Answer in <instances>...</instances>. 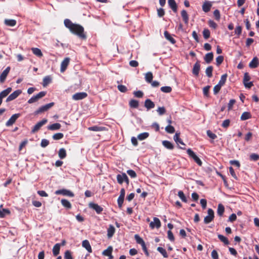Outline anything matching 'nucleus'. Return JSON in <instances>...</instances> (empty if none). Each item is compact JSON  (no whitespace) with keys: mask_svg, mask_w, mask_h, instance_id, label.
Listing matches in <instances>:
<instances>
[{"mask_svg":"<svg viewBox=\"0 0 259 259\" xmlns=\"http://www.w3.org/2000/svg\"><path fill=\"white\" fill-rule=\"evenodd\" d=\"M64 23L65 27L68 28L71 33L77 35L82 39L87 38V36L84 32V28L81 25L73 23L68 19H65Z\"/></svg>","mask_w":259,"mask_h":259,"instance_id":"f257e3e1","label":"nucleus"},{"mask_svg":"<svg viewBox=\"0 0 259 259\" xmlns=\"http://www.w3.org/2000/svg\"><path fill=\"white\" fill-rule=\"evenodd\" d=\"M187 153L189 155V156L191 158H192L198 165H202V162L201 160L191 149L189 148L187 149Z\"/></svg>","mask_w":259,"mask_h":259,"instance_id":"f03ea898","label":"nucleus"},{"mask_svg":"<svg viewBox=\"0 0 259 259\" xmlns=\"http://www.w3.org/2000/svg\"><path fill=\"white\" fill-rule=\"evenodd\" d=\"M55 194L56 195H62L70 197H73L74 196V194L72 192L65 189L56 190L55 192Z\"/></svg>","mask_w":259,"mask_h":259,"instance_id":"7ed1b4c3","label":"nucleus"},{"mask_svg":"<svg viewBox=\"0 0 259 259\" xmlns=\"http://www.w3.org/2000/svg\"><path fill=\"white\" fill-rule=\"evenodd\" d=\"M116 178L117 182L119 184H122L123 182H125L127 185L130 183L129 179L125 173H122L121 175L118 174Z\"/></svg>","mask_w":259,"mask_h":259,"instance_id":"20e7f679","label":"nucleus"},{"mask_svg":"<svg viewBox=\"0 0 259 259\" xmlns=\"http://www.w3.org/2000/svg\"><path fill=\"white\" fill-rule=\"evenodd\" d=\"M54 105V102H51L49 104H47L45 105H44L42 106H41L40 108H39L37 110H36L34 112V114L35 115L39 114L42 112H44L45 111H47L48 109L51 108L52 107H53Z\"/></svg>","mask_w":259,"mask_h":259,"instance_id":"39448f33","label":"nucleus"},{"mask_svg":"<svg viewBox=\"0 0 259 259\" xmlns=\"http://www.w3.org/2000/svg\"><path fill=\"white\" fill-rule=\"evenodd\" d=\"M208 215L204 219V223L205 224H208L213 221L214 215V211L211 208H209L207 210Z\"/></svg>","mask_w":259,"mask_h":259,"instance_id":"423d86ee","label":"nucleus"},{"mask_svg":"<svg viewBox=\"0 0 259 259\" xmlns=\"http://www.w3.org/2000/svg\"><path fill=\"white\" fill-rule=\"evenodd\" d=\"M46 95V92L44 91H42L39 92L35 96H33L28 101V103L29 104H32L37 101L39 99L44 97Z\"/></svg>","mask_w":259,"mask_h":259,"instance_id":"0eeeda50","label":"nucleus"},{"mask_svg":"<svg viewBox=\"0 0 259 259\" xmlns=\"http://www.w3.org/2000/svg\"><path fill=\"white\" fill-rule=\"evenodd\" d=\"M48 122L47 119H43L42 120L38 122L33 127L31 130L32 133H35L37 132L39 129Z\"/></svg>","mask_w":259,"mask_h":259,"instance_id":"6e6552de","label":"nucleus"},{"mask_svg":"<svg viewBox=\"0 0 259 259\" xmlns=\"http://www.w3.org/2000/svg\"><path fill=\"white\" fill-rule=\"evenodd\" d=\"M20 113H16L13 114L10 118L6 122V125L7 126H10L12 125L17 120V119L20 116Z\"/></svg>","mask_w":259,"mask_h":259,"instance_id":"1a4fd4ad","label":"nucleus"},{"mask_svg":"<svg viewBox=\"0 0 259 259\" xmlns=\"http://www.w3.org/2000/svg\"><path fill=\"white\" fill-rule=\"evenodd\" d=\"M89 206L90 208L95 210L97 214H100L103 210V208L97 203L91 202Z\"/></svg>","mask_w":259,"mask_h":259,"instance_id":"9d476101","label":"nucleus"},{"mask_svg":"<svg viewBox=\"0 0 259 259\" xmlns=\"http://www.w3.org/2000/svg\"><path fill=\"white\" fill-rule=\"evenodd\" d=\"M87 96L88 94L85 92H79L74 94L72 96V98L74 100L78 101L82 100L85 98Z\"/></svg>","mask_w":259,"mask_h":259,"instance_id":"9b49d317","label":"nucleus"},{"mask_svg":"<svg viewBox=\"0 0 259 259\" xmlns=\"http://www.w3.org/2000/svg\"><path fill=\"white\" fill-rule=\"evenodd\" d=\"M22 93L20 90H18L14 91L13 93L10 94L6 99V102H8L11 101L17 98Z\"/></svg>","mask_w":259,"mask_h":259,"instance_id":"f8f14e48","label":"nucleus"},{"mask_svg":"<svg viewBox=\"0 0 259 259\" xmlns=\"http://www.w3.org/2000/svg\"><path fill=\"white\" fill-rule=\"evenodd\" d=\"M153 222H151L150 223V227L151 229H154V228H156L157 229L161 227V222L160 220L156 217H154L153 218Z\"/></svg>","mask_w":259,"mask_h":259,"instance_id":"ddd939ff","label":"nucleus"},{"mask_svg":"<svg viewBox=\"0 0 259 259\" xmlns=\"http://www.w3.org/2000/svg\"><path fill=\"white\" fill-rule=\"evenodd\" d=\"M69 58H65L61 62L60 71L63 72L67 69L70 62Z\"/></svg>","mask_w":259,"mask_h":259,"instance_id":"4468645a","label":"nucleus"},{"mask_svg":"<svg viewBox=\"0 0 259 259\" xmlns=\"http://www.w3.org/2000/svg\"><path fill=\"white\" fill-rule=\"evenodd\" d=\"M200 69V64L199 61H197L194 65L193 69H192V73L193 74L196 76H197L199 74V71Z\"/></svg>","mask_w":259,"mask_h":259,"instance_id":"2eb2a0df","label":"nucleus"},{"mask_svg":"<svg viewBox=\"0 0 259 259\" xmlns=\"http://www.w3.org/2000/svg\"><path fill=\"white\" fill-rule=\"evenodd\" d=\"M10 71V67H7L2 73L0 75V81L1 82H4L7 75H8Z\"/></svg>","mask_w":259,"mask_h":259,"instance_id":"dca6fc26","label":"nucleus"},{"mask_svg":"<svg viewBox=\"0 0 259 259\" xmlns=\"http://www.w3.org/2000/svg\"><path fill=\"white\" fill-rule=\"evenodd\" d=\"M211 7H212L211 2H210L209 1H206L203 3V4L202 5V10L204 12L207 13L210 10Z\"/></svg>","mask_w":259,"mask_h":259,"instance_id":"f3484780","label":"nucleus"},{"mask_svg":"<svg viewBox=\"0 0 259 259\" xmlns=\"http://www.w3.org/2000/svg\"><path fill=\"white\" fill-rule=\"evenodd\" d=\"M107 128L104 126H100L98 125H94L88 127V130L94 132H101L106 131Z\"/></svg>","mask_w":259,"mask_h":259,"instance_id":"a211bd4d","label":"nucleus"},{"mask_svg":"<svg viewBox=\"0 0 259 259\" xmlns=\"http://www.w3.org/2000/svg\"><path fill=\"white\" fill-rule=\"evenodd\" d=\"M82 246L85 248L89 253L92 252V247L88 240H84L82 242Z\"/></svg>","mask_w":259,"mask_h":259,"instance_id":"6ab92c4d","label":"nucleus"},{"mask_svg":"<svg viewBox=\"0 0 259 259\" xmlns=\"http://www.w3.org/2000/svg\"><path fill=\"white\" fill-rule=\"evenodd\" d=\"M145 107L148 109H151L155 107V104L150 99H146L145 101Z\"/></svg>","mask_w":259,"mask_h":259,"instance_id":"aec40b11","label":"nucleus"},{"mask_svg":"<svg viewBox=\"0 0 259 259\" xmlns=\"http://www.w3.org/2000/svg\"><path fill=\"white\" fill-rule=\"evenodd\" d=\"M258 58L256 57H255L249 63V66L251 68H255L258 66Z\"/></svg>","mask_w":259,"mask_h":259,"instance_id":"412c9836","label":"nucleus"},{"mask_svg":"<svg viewBox=\"0 0 259 259\" xmlns=\"http://www.w3.org/2000/svg\"><path fill=\"white\" fill-rule=\"evenodd\" d=\"M168 4L174 12H177L178 7L175 0H168Z\"/></svg>","mask_w":259,"mask_h":259,"instance_id":"4be33fe9","label":"nucleus"},{"mask_svg":"<svg viewBox=\"0 0 259 259\" xmlns=\"http://www.w3.org/2000/svg\"><path fill=\"white\" fill-rule=\"evenodd\" d=\"M213 59V54L212 52L208 53L205 55L204 59L207 64L210 63Z\"/></svg>","mask_w":259,"mask_h":259,"instance_id":"5701e85b","label":"nucleus"},{"mask_svg":"<svg viewBox=\"0 0 259 259\" xmlns=\"http://www.w3.org/2000/svg\"><path fill=\"white\" fill-rule=\"evenodd\" d=\"M164 35L165 38L169 40L172 44H175L176 42V40L171 36L168 31H165L164 32Z\"/></svg>","mask_w":259,"mask_h":259,"instance_id":"b1692460","label":"nucleus"},{"mask_svg":"<svg viewBox=\"0 0 259 259\" xmlns=\"http://www.w3.org/2000/svg\"><path fill=\"white\" fill-rule=\"evenodd\" d=\"M31 51L34 55L39 58H41L43 56L41 50L37 48H31Z\"/></svg>","mask_w":259,"mask_h":259,"instance_id":"393cba45","label":"nucleus"},{"mask_svg":"<svg viewBox=\"0 0 259 259\" xmlns=\"http://www.w3.org/2000/svg\"><path fill=\"white\" fill-rule=\"evenodd\" d=\"M115 229L114 226L112 225H109V227L107 230V236L108 238L112 237L114 234Z\"/></svg>","mask_w":259,"mask_h":259,"instance_id":"a878e982","label":"nucleus"},{"mask_svg":"<svg viewBox=\"0 0 259 259\" xmlns=\"http://www.w3.org/2000/svg\"><path fill=\"white\" fill-rule=\"evenodd\" d=\"M60 244L59 243L56 244L53 248V254L54 256H57L60 253Z\"/></svg>","mask_w":259,"mask_h":259,"instance_id":"bb28decb","label":"nucleus"},{"mask_svg":"<svg viewBox=\"0 0 259 259\" xmlns=\"http://www.w3.org/2000/svg\"><path fill=\"white\" fill-rule=\"evenodd\" d=\"M61 127V125L59 123H53L51 125H48L47 128L49 130L55 131L59 130Z\"/></svg>","mask_w":259,"mask_h":259,"instance_id":"cd10ccee","label":"nucleus"},{"mask_svg":"<svg viewBox=\"0 0 259 259\" xmlns=\"http://www.w3.org/2000/svg\"><path fill=\"white\" fill-rule=\"evenodd\" d=\"M181 16L185 23L187 24L189 21V16L186 10H183L181 11Z\"/></svg>","mask_w":259,"mask_h":259,"instance_id":"c85d7f7f","label":"nucleus"},{"mask_svg":"<svg viewBox=\"0 0 259 259\" xmlns=\"http://www.w3.org/2000/svg\"><path fill=\"white\" fill-rule=\"evenodd\" d=\"M62 205L67 209H70L71 208V204L67 199H62L61 201Z\"/></svg>","mask_w":259,"mask_h":259,"instance_id":"c756f323","label":"nucleus"},{"mask_svg":"<svg viewBox=\"0 0 259 259\" xmlns=\"http://www.w3.org/2000/svg\"><path fill=\"white\" fill-rule=\"evenodd\" d=\"M174 139L178 144H180L182 145L185 146V144L183 143L182 139L180 138V133H176V134L174 136Z\"/></svg>","mask_w":259,"mask_h":259,"instance_id":"7c9ffc66","label":"nucleus"},{"mask_svg":"<svg viewBox=\"0 0 259 259\" xmlns=\"http://www.w3.org/2000/svg\"><path fill=\"white\" fill-rule=\"evenodd\" d=\"M162 145L167 149L169 150H172L174 148L173 144L168 141H163Z\"/></svg>","mask_w":259,"mask_h":259,"instance_id":"2f4dec72","label":"nucleus"},{"mask_svg":"<svg viewBox=\"0 0 259 259\" xmlns=\"http://www.w3.org/2000/svg\"><path fill=\"white\" fill-rule=\"evenodd\" d=\"M12 91V88L9 87L0 93V97L2 98L7 97Z\"/></svg>","mask_w":259,"mask_h":259,"instance_id":"473e14b6","label":"nucleus"},{"mask_svg":"<svg viewBox=\"0 0 259 259\" xmlns=\"http://www.w3.org/2000/svg\"><path fill=\"white\" fill-rule=\"evenodd\" d=\"M113 251V247L111 246H109L108 247V248L104 250L102 252V254L104 256H109L111 255V254L112 253Z\"/></svg>","mask_w":259,"mask_h":259,"instance_id":"72a5a7b5","label":"nucleus"},{"mask_svg":"<svg viewBox=\"0 0 259 259\" xmlns=\"http://www.w3.org/2000/svg\"><path fill=\"white\" fill-rule=\"evenodd\" d=\"M251 117V115L250 112H243L241 117L240 119L241 120H245L248 119Z\"/></svg>","mask_w":259,"mask_h":259,"instance_id":"f704fd0d","label":"nucleus"},{"mask_svg":"<svg viewBox=\"0 0 259 259\" xmlns=\"http://www.w3.org/2000/svg\"><path fill=\"white\" fill-rule=\"evenodd\" d=\"M225 211V208L222 204H219L218 206L217 213L219 216H222Z\"/></svg>","mask_w":259,"mask_h":259,"instance_id":"c9c22d12","label":"nucleus"},{"mask_svg":"<svg viewBox=\"0 0 259 259\" xmlns=\"http://www.w3.org/2000/svg\"><path fill=\"white\" fill-rule=\"evenodd\" d=\"M5 24L9 26H14L16 24V21L14 19H5Z\"/></svg>","mask_w":259,"mask_h":259,"instance_id":"e433bc0d","label":"nucleus"},{"mask_svg":"<svg viewBox=\"0 0 259 259\" xmlns=\"http://www.w3.org/2000/svg\"><path fill=\"white\" fill-rule=\"evenodd\" d=\"M52 81V78L50 76H45L43 79L42 85L44 87L47 86Z\"/></svg>","mask_w":259,"mask_h":259,"instance_id":"4c0bfd02","label":"nucleus"},{"mask_svg":"<svg viewBox=\"0 0 259 259\" xmlns=\"http://www.w3.org/2000/svg\"><path fill=\"white\" fill-rule=\"evenodd\" d=\"M145 80L148 83H150L152 81L153 76L151 72H148L145 74Z\"/></svg>","mask_w":259,"mask_h":259,"instance_id":"58836bf2","label":"nucleus"},{"mask_svg":"<svg viewBox=\"0 0 259 259\" xmlns=\"http://www.w3.org/2000/svg\"><path fill=\"white\" fill-rule=\"evenodd\" d=\"M129 105L131 108H137L139 104L138 101L132 99L130 101Z\"/></svg>","mask_w":259,"mask_h":259,"instance_id":"ea45409f","label":"nucleus"},{"mask_svg":"<svg viewBox=\"0 0 259 259\" xmlns=\"http://www.w3.org/2000/svg\"><path fill=\"white\" fill-rule=\"evenodd\" d=\"M218 237V238L225 245H228L229 244V241L228 238L223 236V235L219 234Z\"/></svg>","mask_w":259,"mask_h":259,"instance_id":"a19ab883","label":"nucleus"},{"mask_svg":"<svg viewBox=\"0 0 259 259\" xmlns=\"http://www.w3.org/2000/svg\"><path fill=\"white\" fill-rule=\"evenodd\" d=\"M227 78V74H224L222 75L221 76V79L220 80V81L218 84H220V85H221L222 87L223 86L226 81Z\"/></svg>","mask_w":259,"mask_h":259,"instance_id":"79ce46f5","label":"nucleus"},{"mask_svg":"<svg viewBox=\"0 0 259 259\" xmlns=\"http://www.w3.org/2000/svg\"><path fill=\"white\" fill-rule=\"evenodd\" d=\"M213 67L212 66H208L205 70V73L207 77L210 78L212 76Z\"/></svg>","mask_w":259,"mask_h":259,"instance_id":"37998d69","label":"nucleus"},{"mask_svg":"<svg viewBox=\"0 0 259 259\" xmlns=\"http://www.w3.org/2000/svg\"><path fill=\"white\" fill-rule=\"evenodd\" d=\"M59 157L61 159H64L66 157V152L65 149L61 148L58 152Z\"/></svg>","mask_w":259,"mask_h":259,"instance_id":"c03bdc74","label":"nucleus"},{"mask_svg":"<svg viewBox=\"0 0 259 259\" xmlns=\"http://www.w3.org/2000/svg\"><path fill=\"white\" fill-rule=\"evenodd\" d=\"M10 213V211L8 209L3 208V209H0V218H3L7 214H9Z\"/></svg>","mask_w":259,"mask_h":259,"instance_id":"a18cd8bd","label":"nucleus"},{"mask_svg":"<svg viewBox=\"0 0 259 259\" xmlns=\"http://www.w3.org/2000/svg\"><path fill=\"white\" fill-rule=\"evenodd\" d=\"M149 136V134L148 133L144 132L141 134H140L138 136V138L139 140H144L147 138Z\"/></svg>","mask_w":259,"mask_h":259,"instance_id":"49530a36","label":"nucleus"},{"mask_svg":"<svg viewBox=\"0 0 259 259\" xmlns=\"http://www.w3.org/2000/svg\"><path fill=\"white\" fill-rule=\"evenodd\" d=\"M178 195L179 198L182 200V201L184 202H187V199L182 191H179L178 193Z\"/></svg>","mask_w":259,"mask_h":259,"instance_id":"de8ad7c7","label":"nucleus"},{"mask_svg":"<svg viewBox=\"0 0 259 259\" xmlns=\"http://www.w3.org/2000/svg\"><path fill=\"white\" fill-rule=\"evenodd\" d=\"M134 238L136 241V242L141 245L145 243L143 239L138 234H136L134 236Z\"/></svg>","mask_w":259,"mask_h":259,"instance_id":"09e8293b","label":"nucleus"},{"mask_svg":"<svg viewBox=\"0 0 259 259\" xmlns=\"http://www.w3.org/2000/svg\"><path fill=\"white\" fill-rule=\"evenodd\" d=\"M165 131L169 134H173L175 132V129L174 126L171 125H168L165 127Z\"/></svg>","mask_w":259,"mask_h":259,"instance_id":"8fccbe9b","label":"nucleus"},{"mask_svg":"<svg viewBox=\"0 0 259 259\" xmlns=\"http://www.w3.org/2000/svg\"><path fill=\"white\" fill-rule=\"evenodd\" d=\"M63 137H64L63 134H62L61 133H58L55 134L53 136V139L54 140H59L62 139L63 138Z\"/></svg>","mask_w":259,"mask_h":259,"instance_id":"3c124183","label":"nucleus"},{"mask_svg":"<svg viewBox=\"0 0 259 259\" xmlns=\"http://www.w3.org/2000/svg\"><path fill=\"white\" fill-rule=\"evenodd\" d=\"M160 90L161 92L165 93H169L171 92L172 89L169 86H165L162 87L160 88Z\"/></svg>","mask_w":259,"mask_h":259,"instance_id":"603ef678","label":"nucleus"},{"mask_svg":"<svg viewBox=\"0 0 259 259\" xmlns=\"http://www.w3.org/2000/svg\"><path fill=\"white\" fill-rule=\"evenodd\" d=\"M157 250L162 254L164 257H167L168 255L167 254V252L164 248H163L161 247H158L157 248Z\"/></svg>","mask_w":259,"mask_h":259,"instance_id":"864d4df0","label":"nucleus"},{"mask_svg":"<svg viewBox=\"0 0 259 259\" xmlns=\"http://www.w3.org/2000/svg\"><path fill=\"white\" fill-rule=\"evenodd\" d=\"M249 159L251 161H257L259 159V155L256 153H252L249 156Z\"/></svg>","mask_w":259,"mask_h":259,"instance_id":"5fc2aeb1","label":"nucleus"},{"mask_svg":"<svg viewBox=\"0 0 259 259\" xmlns=\"http://www.w3.org/2000/svg\"><path fill=\"white\" fill-rule=\"evenodd\" d=\"M210 31L208 29H204L203 31V35L205 39H208L210 37Z\"/></svg>","mask_w":259,"mask_h":259,"instance_id":"6e6d98bb","label":"nucleus"},{"mask_svg":"<svg viewBox=\"0 0 259 259\" xmlns=\"http://www.w3.org/2000/svg\"><path fill=\"white\" fill-rule=\"evenodd\" d=\"M64 258L65 259H73L71 252L70 250H66L64 253Z\"/></svg>","mask_w":259,"mask_h":259,"instance_id":"4d7b16f0","label":"nucleus"},{"mask_svg":"<svg viewBox=\"0 0 259 259\" xmlns=\"http://www.w3.org/2000/svg\"><path fill=\"white\" fill-rule=\"evenodd\" d=\"M224 61V57L223 56H219L216 58V65L220 66Z\"/></svg>","mask_w":259,"mask_h":259,"instance_id":"13d9d810","label":"nucleus"},{"mask_svg":"<svg viewBox=\"0 0 259 259\" xmlns=\"http://www.w3.org/2000/svg\"><path fill=\"white\" fill-rule=\"evenodd\" d=\"M124 197H121V196H119L118 198L117 203H118V206L119 208H121L122 206V204H123V203L124 201Z\"/></svg>","mask_w":259,"mask_h":259,"instance_id":"bf43d9fd","label":"nucleus"},{"mask_svg":"<svg viewBox=\"0 0 259 259\" xmlns=\"http://www.w3.org/2000/svg\"><path fill=\"white\" fill-rule=\"evenodd\" d=\"M213 16L215 19L217 21H219L221 18L220 12L219 10H215L213 12Z\"/></svg>","mask_w":259,"mask_h":259,"instance_id":"052dcab7","label":"nucleus"},{"mask_svg":"<svg viewBox=\"0 0 259 259\" xmlns=\"http://www.w3.org/2000/svg\"><path fill=\"white\" fill-rule=\"evenodd\" d=\"M206 134L207 136L212 140H214L217 138V135L211 132L210 130L207 131Z\"/></svg>","mask_w":259,"mask_h":259,"instance_id":"680f3d73","label":"nucleus"},{"mask_svg":"<svg viewBox=\"0 0 259 259\" xmlns=\"http://www.w3.org/2000/svg\"><path fill=\"white\" fill-rule=\"evenodd\" d=\"M126 172L132 178H135L137 177L136 172L132 169L127 170Z\"/></svg>","mask_w":259,"mask_h":259,"instance_id":"e2e57ef3","label":"nucleus"},{"mask_svg":"<svg viewBox=\"0 0 259 259\" xmlns=\"http://www.w3.org/2000/svg\"><path fill=\"white\" fill-rule=\"evenodd\" d=\"M167 237L172 242L175 241V237L172 232L170 230L167 231Z\"/></svg>","mask_w":259,"mask_h":259,"instance_id":"0e129e2a","label":"nucleus"},{"mask_svg":"<svg viewBox=\"0 0 259 259\" xmlns=\"http://www.w3.org/2000/svg\"><path fill=\"white\" fill-rule=\"evenodd\" d=\"M209 89H210V86H209V85L206 86L203 89V93L205 96H206V97L208 96Z\"/></svg>","mask_w":259,"mask_h":259,"instance_id":"69168bd1","label":"nucleus"},{"mask_svg":"<svg viewBox=\"0 0 259 259\" xmlns=\"http://www.w3.org/2000/svg\"><path fill=\"white\" fill-rule=\"evenodd\" d=\"M117 88H118V90L122 93H125L127 91V88L124 85H122V84L118 85L117 86Z\"/></svg>","mask_w":259,"mask_h":259,"instance_id":"338daca9","label":"nucleus"},{"mask_svg":"<svg viewBox=\"0 0 259 259\" xmlns=\"http://www.w3.org/2000/svg\"><path fill=\"white\" fill-rule=\"evenodd\" d=\"M211 256L212 259H219V255L215 250H213L212 251Z\"/></svg>","mask_w":259,"mask_h":259,"instance_id":"774afa93","label":"nucleus"}]
</instances>
